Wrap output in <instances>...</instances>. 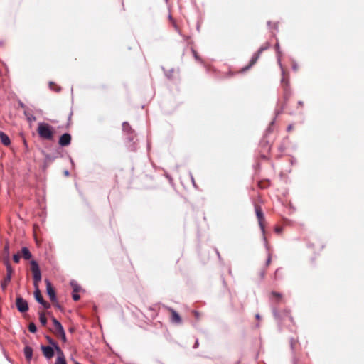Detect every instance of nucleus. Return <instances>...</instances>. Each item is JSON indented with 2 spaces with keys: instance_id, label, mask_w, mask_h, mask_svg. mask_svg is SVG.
<instances>
[{
  "instance_id": "nucleus-1",
  "label": "nucleus",
  "mask_w": 364,
  "mask_h": 364,
  "mask_svg": "<svg viewBox=\"0 0 364 364\" xmlns=\"http://www.w3.org/2000/svg\"><path fill=\"white\" fill-rule=\"evenodd\" d=\"M38 134L41 138L46 140H53L54 130L53 127L47 123H39L37 129Z\"/></svg>"
},
{
  "instance_id": "nucleus-2",
  "label": "nucleus",
  "mask_w": 364,
  "mask_h": 364,
  "mask_svg": "<svg viewBox=\"0 0 364 364\" xmlns=\"http://www.w3.org/2000/svg\"><path fill=\"white\" fill-rule=\"evenodd\" d=\"M31 269L33 277V285L34 287H38V283L41 280V274L38 263L33 260L31 262Z\"/></svg>"
},
{
  "instance_id": "nucleus-3",
  "label": "nucleus",
  "mask_w": 364,
  "mask_h": 364,
  "mask_svg": "<svg viewBox=\"0 0 364 364\" xmlns=\"http://www.w3.org/2000/svg\"><path fill=\"white\" fill-rule=\"evenodd\" d=\"M52 321L53 323L54 328H55L54 329V333L55 334V336L57 337H58L64 343H65L67 339H66L65 333V331H64V329L63 328V326L61 325V323L55 317L52 318Z\"/></svg>"
},
{
  "instance_id": "nucleus-4",
  "label": "nucleus",
  "mask_w": 364,
  "mask_h": 364,
  "mask_svg": "<svg viewBox=\"0 0 364 364\" xmlns=\"http://www.w3.org/2000/svg\"><path fill=\"white\" fill-rule=\"evenodd\" d=\"M255 213L257 215V218L259 227H260L262 231L264 232L265 218H264V215L262 209L259 205H255Z\"/></svg>"
},
{
  "instance_id": "nucleus-5",
  "label": "nucleus",
  "mask_w": 364,
  "mask_h": 364,
  "mask_svg": "<svg viewBox=\"0 0 364 364\" xmlns=\"http://www.w3.org/2000/svg\"><path fill=\"white\" fill-rule=\"evenodd\" d=\"M16 306L18 310L22 313L27 311L28 309L27 301L20 296L16 298Z\"/></svg>"
},
{
  "instance_id": "nucleus-6",
  "label": "nucleus",
  "mask_w": 364,
  "mask_h": 364,
  "mask_svg": "<svg viewBox=\"0 0 364 364\" xmlns=\"http://www.w3.org/2000/svg\"><path fill=\"white\" fill-rule=\"evenodd\" d=\"M6 276L4 277V281L1 283V287L3 289H5L8 284L11 281V275L13 274V269L9 262H6Z\"/></svg>"
},
{
  "instance_id": "nucleus-7",
  "label": "nucleus",
  "mask_w": 364,
  "mask_h": 364,
  "mask_svg": "<svg viewBox=\"0 0 364 364\" xmlns=\"http://www.w3.org/2000/svg\"><path fill=\"white\" fill-rule=\"evenodd\" d=\"M45 282L46 284L47 294L49 296L50 301H56L57 297L55 295V289H54L52 284L50 283V282L48 279H45Z\"/></svg>"
},
{
  "instance_id": "nucleus-8",
  "label": "nucleus",
  "mask_w": 364,
  "mask_h": 364,
  "mask_svg": "<svg viewBox=\"0 0 364 364\" xmlns=\"http://www.w3.org/2000/svg\"><path fill=\"white\" fill-rule=\"evenodd\" d=\"M281 83H282V85L284 89V98L287 101L288 100V98L289 97L291 92H290V90L289 88L288 80L286 79V77L284 75H283V77L281 80Z\"/></svg>"
},
{
  "instance_id": "nucleus-9",
  "label": "nucleus",
  "mask_w": 364,
  "mask_h": 364,
  "mask_svg": "<svg viewBox=\"0 0 364 364\" xmlns=\"http://www.w3.org/2000/svg\"><path fill=\"white\" fill-rule=\"evenodd\" d=\"M263 50V48H260L257 53H256L252 58V59L250 60V63L248 64V65H247L246 67H245L244 68H242V71H246L248 69H250L251 67H252L256 63L257 61L258 60L259 58V55L261 54V53L262 52Z\"/></svg>"
},
{
  "instance_id": "nucleus-10",
  "label": "nucleus",
  "mask_w": 364,
  "mask_h": 364,
  "mask_svg": "<svg viewBox=\"0 0 364 364\" xmlns=\"http://www.w3.org/2000/svg\"><path fill=\"white\" fill-rule=\"evenodd\" d=\"M55 350L58 353V357L56 358L55 364H67L63 352L59 348L58 346H55Z\"/></svg>"
},
{
  "instance_id": "nucleus-11",
  "label": "nucleus",
  "mask_w": 364,
  "mask_h": 364,
  "mask_svg": "<svg viewBox=\"0 0 364 364\" xmlns=\"http://www.w3.org/2000/svg\"><path fill=\"white\" fill-rule=\"evenodd\" d=\"M71 141V136L70 134H63L59 139V144L62 146H68Z\"/></svg>"
},
{
  "instance_id": "nucleus-12",
  "label": "nucleus",
  "mask_w": 364,
  "mask_h": 364,
  "mask_svg": "<svg viewBox=\"0 0 364 364\" xmlns=\"http://www.w3.org/2000/svg\"><path fill=\"white\" fill-rule=\"evenodd\" d=\"M41 350H42L43 353V355H44V356L46 358L50 359V358L53 357V355H54V350H53L52 347L42 346H41Z\"/></svg>"
},
{
  "instance_id": "nucleus-13",
  "label": "nucleus",
  "mask_w": 364,
  "mask_h": 364,
  "mask_svg": "<svg viewBox=\"0 0 364 364\" xmlns=\"http://www.w3.org/2000/svg\"><path fill=\"white\" fill-rule=\"evenodd\" d=\"M168 311L171 313V320L173 323H181V318L179 314L173 309L168 308Z\"/></svg>"
},
{
  "instance_id": "nucleus-14",
  "label": "nucleus",
  "mask_w": 364,
  "mask_h": 364,
  "mask_svg": "<svg viewBox=\"0 0 364 364\" xmlns=\"http://www.w3.org/2000/svg\"><path fill=\"white\" fill-rule=\"evenodd\" d=\"M0 140L5 146H9L11 144L9 137L2 131H0Z\"/></svg>"
},
{
  "instance_id": "nucleus-15",
  "label": "nucleus",
  "mask_w": 364,
  "mask_h": 364,
  "mask_svg": "<svg viewBox=\"0 0 364 364\" xmlns=\"http://www.w3.org/2000/svg\"><path fill=\"white\" fill-rule=\"evenodd\" d=\"M24 355H25V358H26V360L28 362H30V360L32 358V355H33V349H32V348L28 346H26L24 348Z\"/></svg>"
},
{
  "instance_id": "nucleus-16",
  "label": "nucleus",
  "mask_w": 364,
  "mask_h": 364,
  "mask_svg": "<svg viewBox=\"0 0 364 364\" xmlns=\"http://www.w3.org/2000/svg\"><path fill=\"white\" fill-rule=\"evenodd\" d=\"M279 316L281 320H284L285 318H287L291 323H294L293 317L291 316L289 311L284 310Z\"/></svg>"
},
{
  "instance_id": "nucleus-17",
  "label": "nucleus",
  "mask_w": 364,
  "mask_h": 364,
  "mask_svg": "<svg viewBox=\"0 0 364 364\" xmlns=\"http://www.w3.org/2000/svg\"><path fill=\"white\" fill-rule=\"evenodd\" d=\"M34 296L36 300L40 304L43 303V301H44L41 295V291L39 289V287H35Z\"/></svg>"
},
{
  "instance_id": "nucleus-18",
  "label": "nucleus",
  "mask_w": 364,
  "mask_h": 364,
  "mask_svg": "<svg viewBox=\"0 0 364 364\" xmlns=\"http://www.w3.org/2000/svg\"><path fill=\"white\" fill-rule=\"evenodd\" d=\"M21 256L23 257L26 260L30 259L32 257L31 253L27 247H23L21 249Z\"/></svg>"
},
{
  "instance_id": "nucleus-19",
  "label": "nucleus",
  "mask_w": 364,
  "mask_h": 364,
  "mask_svg": "<svg viewBox=\"0 0 364 364\" xmlns=\"http://www.w3.org/2000/svg\"><path fill=\"white\" fill-rule=\"evenodd\" d=\"M39 320L42 326H45L47 323V318L43 311H39Z\"/></svg>"
},
{
  "instance_id": "nucleus-20",
  "label": "nucleus",
  "mask_w": 364,
  "mask_h": 364,
  "mask_svg": "<svg viewBox=\"0 0 364 364\" xmlns=\"http://www.w3.org/2000/svg\"><path fill=\"white\" fill-rule=\"evenodd\" d=\"M271 296L272 298L275 299L277 301H280L282 299V295L276 291H272Z\"/></svg>"
},
{
  "instance_id": "nucleus-21",
  "label": "nucleus",
  "mask_w": 364,
  "mask_h": 364,
  "mask_svg": "<svg viewBox=\"0 0 364 364\" xmlns=\"http://www.w3.org/2000/svg\"><path fill=\"white\" fill-rule=\"evenodd\" d=\"M49 87L53 91H55V92L60 91V87L58 85H56L55 82H50L49 83Z\"/></svg>"
},
{
  "instance_id": "nucleus-22",
  "label": "nucleus",
  "mask_w": 364,
  "mask_h": 364,
  "mask_svg": "<svg viewBox=\"0 0 364 364\" xmlns=\"http://www.w3.org/2000/svg\"><path fill=\"white\" fill-rule=\"evenodd\" d=\"M28 330L31 333H36L37 328H36V326L35 323H30L29 325H28Z\"/></svg>"
},
{
  "instance_id": "nucleus-23",
  "label": "nucleus",
  "mask_w": 364,
  "mask_h": 364,
  "mask_svg": "<svg viewBox=\"0 0 364 364\" xmlns=\"http://www.w3.org/2000/svg\"><path fill=\"white\" fill-rule=\"evenodd\" d=\"M21 257V256L20 253L15 254L13 257L14 262L15 263H18Z\"/></svg>"
},
{
  "instance_id": "nucleus-24",
  "label": "nucleus",
  "mask_w": 364,
  "mask_h": 364,
  "mask_svg": "<svg viewBox=\"0 0 364 364\" xmlns=\"http://www.w3.org/2000/svg\"><path fill=\"white\" fill-rule=\"evenodd\" d=\"M123 130L124 131H129L131 129V127H129V124L127 122H124L122 124Z\"/></svg>"
},
{
  "instance_id": "nucleus-25",
  "label": "nucleus",
  "mask_w": 364,
  "mask_h": 364,
  "mask_svg": "<svg viewBox=\"0 0 364 364\" xmlns=\"http://www.w3.org/2000/svg\"><path fill=\"white\" fill-rule=\"evenodd\" d=\"M53 304L54 305V306L60 310L62 309V306H60V304L58 303V300L56 299V301H52Z\"/></svg>"
},
{
  "instance_id": "nucleus-26",
  "label": "nucleus",
  "mask_w": 364,
  "mask_h": 364,
  "mask_svg": "<svg viewBox=\"0 0 364 364\" xmlns=\"http://www.w3.org/2000/svg\"><path fill=\"white\" fill-rule=\"evenodd\" d=\"M41 304H42L43 306V307L46 309H48L50 307V304L45 300Z\"/></svg>"
},
{
  "instance_id": "nucleus-27",
  "label": "nucleus",
  "mask_w": 364,
  "mask_h": 364,
  "mask_svg": "<svg viewBox=\"0 0 364 364\" xmlns=\"http://www.w3.org/2000/svg\"><path fill=\"white\" fill-rule=\"evenodd\" d=\"M72 296L74 301H78L80 299V295L77 294V293L73 292Z\"/></svg>"
},
{
  "instance_id": "nucleus-28",
  "label": "nucleus",
  "mask_w": 364,
  "mask_h": 364,
  "mask_svg": "<svg viewBox=\"0 0 364 364\" xmlns=\"http://www.w3.org/2000/svg\"><path fill=\"white\" fill-rule=\"evenodd\" d=\"M271 260H272V257H271V255L269 254L268 255V257H267V262H266V264L267 266L269 265L270 263H271Z\"/></svg>"
},
{
  "instance_id": "nucleus-29",
  "label": "nucleus",
  "mask_w": 364,
  "mask_h": 364,
  "mask_svg": "<svg viewBox=\"0 0 364 364\" xmlns=\"http://www.w3.org/2000/svg\"><path fill=\"white\" fill-rule=\"evenodd\" d=\"M80 290V287L77 285H75L73 287V292L77 293Z\"/></svg>"
},
{
  "instance_id": "nucleus-30",
  "label": "nucleus",
  "mask_w": 364,
  "mask_h": 364,
  "mask_svg": "<svg viewBox=\"0 0 364 364\" xmlns=\"http://www.w3.org/2000/svg\"><path fill=\"white\" fill-rule=\"evenodd\" d=\"M47 338H48V342H49L51 345H53L55 348V346H58L55 342H53V341H52V339H51V338H50L49 337H47Z\"/></svg>"
},
{
  "instance_id": "nucleus-31",
  "label": "nucleus",
  "mask_w": 364,
  "mask_h": 364,
  "mask_svg": "<svg viewBox=\"0 0 364 364\" xmlns=\"http://www.w3.org/2000/svg\"><path fill=\"white\" fill-rule=\"evenodd\" d=\"M275 230H276V232H277V233H280V232H282V228H280V227H278V228H276Z\"/></svg>"
},
{
  "instance_id": "nucleus-32",
  "label": "nucleus",
  "mask_w": 364,
  "mask_h": 364,
  "mask_svg": "<svg viewBox=\"0 0 364 364\" xmlns=\"http://www.w3.org/2000/svg\"><path fill=\"white\" fill-rule=\"evenodd\" d=\"M292 129H293V125H291V124L289 125L288 127H287V131L290 132Z\"/></svg>"
},
{
  "instance_id": "nucleus-33",
  "label": "nucleus",
  "mask_w": 364,
  "mask_h": 364,
  "mask_svg": "<svg viewBox=\"0 0 364 364\" xmlns=\"http://www.w3.org/2000/svg\"><path fill=\"white\" fill-rule=\"evenodd\" d=\"M193 54H194L195 58H196V59H198V55H197V53H196L195 50H193Z\"/></svg>"
},
{
  "instance_id": "nucleus-34",
  "label": "nucleus",
  "mask_w": 364,
  "mask_h": 364,
  "mask_svg": "<svg viewBox=\"0 0 364 364\" xmlns=\"http://www.w3.org/2000/svg\"><path fill=\"white\" fill-rule=\"evenodd\" d=\"M298 105H299L301 107H303V102H301V101H299V102H298Z\"/></svg>"
},
{
  "instance_id": "nucleus-35",
  "label": "nucleus",
  "mask_w": 364,
  "mask_h": 364,
  "mask_svg": "<svg viewBox=\"0 0 364 364\" xmlns=\"http://www.w3.org/2000/svg\"><path fill=\"white\" fill-rule=\"evenodd\" d=\"M278 273H279V269H277L275 272V277H277Z\"/></svg>"
},
{
  "instance_id": "nucleus-36",
  "label": "nucleus",
  "mask_w": 364,
  "mask_h": 364,
  "mask_svg": "<svg viewBox=\"0 0 364 364\" xmlns=\"http://www.w3.org/2000/svg\"><path fill=\"white\" fill-rule=\"evenodd\" d=\"M256 318H257V319H259V318H260L259 315V314H257V315H256Z\"/></svg>"
},
{
  "instance_id": "nucleus-37",
  "label": "nucleus",
  "mask_w": 364,
  "mask_h": 364,
  "mask_svg": "<svg viewBox=\"0 0 364 364\" xmlns=\"http://www.w3.org/2000/svg\"><path fill=\"white\" fill-rule=\"evenodd\" d=\"M74 364H80V363L78 362H77V361H75Z\"/></svg>"
},
{
  "instance_id": "nucleus-38",
  "label": "nucleus",
  "mask_w": 364,
  "mask_h": 364,
  "mask_svg": "<svg viewBox=\"0 0 364 364\" xmlns=\"http://www.w3.org/2000/svg\"><path fill=\"white\" fill-rule=\"evenodd\" d=\"M196 316H198V314L197 312H195Z\"/></svg>"
}]
</instances>
